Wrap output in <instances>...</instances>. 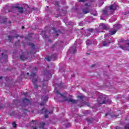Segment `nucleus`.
Masks as SVG:
<instances>
[{
	"mask_svg": "<svg viewBox=\"0 0 129 129\" xmlns=\"http://www.w3.org/2000/svg\"><path fill=\"white\" fill-rule=\"evenodd\" d=\"M116 10V6L112 5L110 6L107 9L105 8L103 11V15L108 18L110 15L113 14V12Z\"/></svg>",
	"mask_w": 129,
	"mask_h": 129,
	"instance_id": "nucleus-1",
	"label": "nucleus"
},
{
	"mask_svg": "<svg viewBox=\"0 0 129 129\" xmlns=\"http://www.w3.org/2000/svg\"><path fill=\"white\" fill-rule=\"evenodd\" d=\"M97 101L99 104H108V103H111V100L106 98L105 96L102 94L98 98Z\"/></svg>",
	"mask_w": 129,
	"mask_h": 129,
	"instance_id": "nucleus-2",
	"label": "nucleus"
},
{
	"mask_svg": "<svg viewBox=\"0 0 129 129\" xmlns=\"http://www.w3.org/2000/svg\"><path fill=\"white\" fill-rule=\"evenodd\" d=\"M121 29V26L120 24H115L113 25V29L109 31L110 35H114L118 30Z\"/></svg>",
	"mask_w": 129,
	"mask_h": 129,
	"instance_id": "nucleus-3",
	"label": "nucleus"
},
{
	"mask_svg": "<svg viewBox=\"0 0 129 129\" xmlns=\"http://www.w3.org/2000/svg\"><path fill=\"white\" fill-rule=\"evenodd\" d=\"M56 93L57 94H60V96H62V99L64 101H69V102H72V103H77V100H74L72 98H70L69 100H68V98L66 96H63L62 94L60 93L59 91H56Z\"/></svg>",
	"mask_w": 129,
	"mask_h": 129,
	"instance_id": "nucleus-4",
	"label": "nucleus"
},
{
	"mask_svg": "<svg viewBox=\"0 0 129 129\" xmlns=\"http://www.w3.org/2000/svg\"><path fill=\"white\" fill-rule=\"evenodd\" d=\"M107 29H108V28L106 26H105V24L101 23L99 27L96 29V32L97 34H98L99 33L103 32L102 31V30H107Z\"/></svg>",
	"mask_w": 129,
	"mask_h": 129,
	"instance_id": "nucleus-5",
	"label": "nucleus"
},
{
	"mask_svg": "<svg viewBox=\"0 0 129 129\" xmlns=\"http://www.w3.org/2000/svg\"><path fill=\"white\" fill-rule=\"evenodd\" d=\"M30 76L33 77L32 82L34 84L35 88H38V86L36 85V83L38 81V77L36 75V73H32Z\"/></svg>",
	"mask_w": 129,
	"mask_h": 129,
	"instance_id": "nucleus-6",
	"label": "nucleus"
},
{
	"mask_svg": "<svg viewBox=\"0 0 129 129\" xmlns=\"http://www.w3.org/2000/svg\"><path fill=\"white\" fill-rule=\"evenodd\" d=\"M25 9L24 10V13L25 14H30V13H32V11H35V10H36V8H33L32 9V8L29 7V6L28 5H26Z\"/></svg>",
	"mask_w": 129,
	"mask_h": 129,
	"instance_id": "nucleus-7",
	"label": "nucleus"
},
{
	"mask_svg": "<svg viewBox=\"0 0 129 129\" xmlns=\"http://www.w3.org/2000/svg\"><path fill=\"white\" fill-rule=\"evenodd\" d=\"M13 9H18L19 13H20V14H23V13H25V8H22L19 6H13Z\"/></svg>",
	"mask_w": 129,
	"mask_h": 129,
	"instance_id": "nucleus-8",
	"label": "nucleus"
},
{
	"mask_svg": "<svg viewBox=\"0 0 129 129\" xmlns=\"http://www.w3.org/2000/svg\"><path fill=\"white\" fill-rule=\"evenodd\" d=\"M38 112L39 113H53V110L49 111V110L45 109V108H43L41 110H39Z\"/></svg>",
	"mask_w": 129,
	"mask_h": 129,
	"instance_id": "nucleus-9",
	"label": "nucleus"
},
{
	"mask_svg": "<svg viewBox=\"0 0 129 129\" xmlns=\"http://www.w3.org/2000/svg\"><path fill=\"white\" fill-rule=\"evenodd\" d=\"M78 98H79V99H80V101H77V103H78V102H80V104L79 105V106H80V107H81V106H83V102H81V101H83V98H84V96H78Z\"/></svg>",
	"mask_w": 129,
	"mask_h": 129,
	"instance_id": "nucleus-10",
	"label": "nucleus"
},
{
	"mask_svg": "<svg viewBox=\"0 0 129 129\" xmlns=\"http://www.w3.org/2000/svg\"><path fill=\"white\" fill-rule=\"evenodd\" d=\"M57 57V54L54 53L52 54L51 56H48L46 58L48 62H50L51 60H54L55 58Z\"/></svg>",
	"mask_w": 129,
	"mask_h": 129,
	"instance_id": "nucleus-11",
	"label": "nucleus"
},
{
	"mask_svg": "<svg viewBox=\"0 0 129 129\" xmlns=\"http://www.w3.org/2000/svg\"><path fill=\"white\" fill-rule=\"evenodd\" d=\"M119 48H121L122 50H126V51H129V43H126L125 45H120Z\"/></svg>",
	"mask_w": 129,
	"mask_h": 129,
	"instance_id": "nucleus-12",
	"label": "nucleus"
},
{
	"mask_svg": "<svg viewBox=\"0 0 129 129\" xmlns=\"http://www.w3.org/2000/svg\"><path fill=\"white\" fill-rule=\"evenodd\" d=\"M22 103L24 104V106H26V105H29L31 102H30V100L25 98L22 100Z\"/></svg>",
	"mask_w": 129,
	"mask_h": 129,
	"instance_id": "nucleus-13",
	"label": "nucleus"
},
{
	"mask_svg": "<svg viewBox=\"0 0 129 129\" xmlns=\"http://www.w3.org/2000/svg\"><path fill=\"white\" fill-rule=\"evenodd\" d=\"M70 51L73 54H75L77 50H76V46H73L71 47L70 49Z\"/></svg>",
	"mask_w": 129,
	"mask_h": 129,
	"instance_id": "nucleus-14",
	"label": "nucleus"
},
{
	"mask_svg": "<svg viewBox=\"0 0 129 129\" xmlns=\"http://www.w3.org/2000/svg\"><path fill=\"white\" fill-rule=\"evenodd\" d=\"M41 36L43 39H46L49 38V36L46 35V32L42 31L41 32Z\"/></svg>",
	"mask_w": 129,
	"mask_h": 129,
	"instance_id": "nucleus-15",
	"label": "nucleus"
},
{
	"mask_svg": "<svg viewBox=\"0 0 129 129\" xmlns=\"http://www.w3.org/2000/svg\"><path fill=\"white\" fill-rule=\"evenodd\" d=\"M128 15H129V12L123 13L122 14V18H123V19H126V18H127V17H128Z\"/></svg>",
	"mask_w": 129,
	"mask_h": 129,
	"instance_id": "nucleus-16",
	"label": "nucleus"
},
{
	"mask_svg": "<svg viewBox=\"0 0 129 129\" xmlns=\"http://www.w3.org/2000/svg\"><path fill=\"white\" fill-rule=\"evenodd\" d=\"M83 14H88L89 13V8H86L83 10Z\"/></svg>",
	"mask_w": 129,
	"mask_h": 129,
	"instance_id": "nucleus-17",
	"label": "nucleus"
},
{
	"mask_svg": "<svg viewBox=\"0 0 129 129\" xmlns=\"http://www.w3.org/2000/svg\"><path fill=\"white\" fill-rule=\"evenodd\" d=\"M41 99H42L43 101H47V100H48V96H42Z\"/></svg>",
	"mask_w": 129,
	"mask_h": 129,
	"instance_id": "nucleus-18",
	"label": "nucleus"
},
{
	"mask_svg": "<svg viewBox=\"0 0 129 129\" xmlns=\"http://www.w3.org/2000/svg\"><path fill=\"white\" fill-rule=\"evenodd\" d=\"M20 102H21L20 100H15L14 101V104H15V105H18V104H20Z\"/></svg>",
	"mask_w": 129,
	"mask_h": 129,
	"instance_id": "nucleus-19",
	"label": "nucleus"
},
{
	"mask_svg": "<svg viewBox=\"0 0 129 129\" xmlns=\"http://www.w3.org/2000/svg\"><path fill=\"white\" fill-rule=\"evenodd\" d=\"M90 113H91V111L90 110H85L84 111V114H85V115L90 114Z\"/></svg>",
	"mask_w": 129,
	"mask_h": 129,
	"instance_id": "nucleus-20",
	"label": "nucleus"
},
{
	"mask_svg": "<svg viewBox=\"0 0 129 129\" xmlns=\"http://www.w3.org/2000/svg\"><path fill=\"white\" fill-rule=\"evenodd\" d=\"M107 115H109V116H111V117H115L117 116L115 115H112L111 113H106L105 114V116H107Z\"/></svg>",
	"mask_w": 129,
	"mask_h": 129,
	"instance_id": "nucleus-21",
	"label": "nucleus"
},
{
	"mask_svg": "<svg viewBox=\"0 0 129 129\" xmlns=\"http://www.w3.org/2000/svg\"><path fill=\"white\" fill-rule=\"evenodd\" d=\"M103 46H107L109 44H110V42H107L106 41H103L102 42Z\"/></svg>",
	"mask_w": 129,
	"mask_h": 129,
	"instance_id": "nucleus-22",
	"label": "nucleus"
},
{
	"mask_svg": "<svg viewBox=\"0 0 129 129\" xmlns=\"http://www.w3.org/2000/svg\"><path fill=\"white\" fill-rule=\"evenodd\" d=\"M86 43L87 45H91L92 44V41H90L89 40H87L86 41Z\"/></svg>",
	"mask_w": 129,
	"mask_h": 129,
	"instance_id": "nucleus-23",
	"label": "nucleus"
},
{
	"mask_svg": "<svg viewBox=\"0 0 129 129\" xmlns=\"http://www.w3.org/2000/svg\"><path fill=\"white\" fill-rule=\"evenodd\" d=\"M3 58H4L5 60H7L8 59V55L7 54H4V53H2V54Z\"/></svg>",
	"mask_w": 129,
	"mask_h": 129,
	"instance_id": "nucleus-24",
	"label": "nucleus"
},
{
	"mask_svg": "<svg viewBox=\"0 0 129 129\" xmlns=\"http://www.w3.org/2000/svg\"><path fill=\"white\" fill-rule=\"evenodd\" d=\"M26 57L25 56V55H21V56H20V59L21 60H26Z\"/></svg>",
	"mask_w": 129,
	"mask_h": 129,
	"instance_id": "nucleus-25",
	"label": "nucleus"
},
{
	"mask_svg": "<svg viewBox=\"0 0 129 129\" xmlns=\"http://www.w3.org/2000/svg\"><path fill=\"white\" fill-rule=\"evenodd\" d=\"M57 47H58V44H57V42H56V43H55L54 45H52V48L53 49H54V48H57Z\"/></svg>",
	"mask_w": 129,
	"mask_h": 129,
	"instance_id": "nucleus-26",
	"label": "nucleus"
},
{
	"mask_svg": "<svg viewBox=\"0 0 129 129\" xmlns=\"http://www.w3.org/2000/svg\"><path fill=\"white\" fill-rule=\"evenodd\" d=\"M8 39H9V40H10V42H12V40H13V39H14V36H9Z\"/></svg>",
	"mask_w": 129,
	"mask_h": 129,
	"instance_id": "nucleus-27",
	"label": "nucleus"
},
{
	"mask_svg": "<svg viewBox=\"0 0 129 129\" xmlns=\"http://www.w3.org/2000/svg\"><path fill=\"white\" fill-rule=\"evenodd\" d=\"M92 31H93V29H87V33H92Z\"/></svg>",
	"mask_w": 129,
	"mask_h": 129,
	"instance_id": "nucleus-28",
	"label": "nucleus"
},
{
	"mask_svg": "<svg viewBox=\"0 0 129 129\" xmlns=\"http://www.w3.org/2000/svg\"><path fill=\"white\" fill-rule=\"evenodd\" d=\"M13 127H17L18 126V124H16V123L14 122L12 123Z\"/></svg>",
	"mask_w": 129,
	"mask_h": 129,
	"instance_id": "nucleus-29",
	"label": "nucleus"
},
{
	"mask_svg": "<svg viewBox=\"0 0 129 129\" xmlns=\"http://www.w3.org/2000/svg\"><path fill=\"white\" fill-rule=\"evenodd\" d=\"M86 36H87V37H88V36H90V35H91V33L90 32H88L87 33V31L85 33Z\"/></svg>",
	"mask_w": 129,
	"mask_h": 129,
	"instance_id": "nucleus-30",
	"label": "nucleus"
},
{
	"mask_svg": "<svg viewBox=\"0 0 129 129\" xmlns=\"http://www.w3.org/2000/svg\"><path fill=\"white\" fill-rule=\"evenodd\" d=\"M52 30H53L54 32L55 33H58V32H60V30H58V31L56 30V28L54 27L52 28Z\"/></svg>",
	"mask_w": 129,
	"mask_h": 129,
	"instance_id": "nucleus-31",
	"label": "nucleus"
},
{
	"mask_svg": "<svg viewBox=\"0 0 129 129\" xmlns=\"http://www.w3.org/2000/svg\"><path fill=\"white\" fill-rule=\"evenodd\" d=\"M66 126L67 127H69V126H71V124H70V123H68L66 124Z\"/></svg>",
	"mask_w": 129,
	"mask_h": 129,
	"instance_id": "nucleus-32",
	"label": "nucleus"
},
{
	"mask_svg": "<svg viewBox=\"0 0 129 129\" xmlns=\"http://www.w3.org/2000/svg\"><path fill=\"white\" fill-rule=\"evenodd\" d=\"M124 129H129V124H126L125 125Z\"/></svg>",
	"mask_w": 129,
	"mask_h": 129,
	"instance_id": "nucleus-33",
	"label": "nucleus"
},
{
	"mask_svg": "<svg viewBox=\"0 0 129 129\" xmlns=\"http://www.w3.org/2000/svg\"><path fill=\"white\" fill-rule=\"evenodd\" d=\"M87 1H88V0H79V2L80 3H85V2H86Z\"/></svg>",
	"mask_w": 129,
	"mask_h": 129,
	"instance_id": "nucleus-34",
	"label": "nucleus"
},
{
	"mask_svg": "<svg viewBox=\"0 0 129 129\" xmlns=\"http://www.w3.org/2000/svg\"><path fill=\"white\" fill-rule=\"evenodd\" d=\"M45 104H46V102H42V103H40V105L41 106H44V105H45Z\"/></svg>",
	"mask_w": 129,
	"mask_h": 129,
	"instance_id": "nucleus-35",
	"label": "nucleus"
},
{
	"mask_svg": "<svg viewBox=\"0 0 129 129\" xmlns=\"http://www.w3.org/2000/svg\"><path fill=\"white\" fill-rule=\"evenodd\" d=\"M30 46H31V47H32V48H35V45H34L33 43H31L30 44Z\"/></svg>",
	"mask_w": 129,
	"mask_h": 129,
	"instance_id": "nucleus-36",
	"label": "nucleus"
},
{
	"mask_svg": "<svg viewBox=\"0 0 129 129\" xmlns=\"http://www.w3.org/2000/svg\"><path fill=\"white\" fill-rule=\"evenodd\" d=\"M32 122H33L34 124H36V123H37V122L34 120H33L32 121Z\"/></svg>",
	"mask_w": 129,
	"mask_h": 129,
	"instance_id": "nucleus-37",
	"label": "nucleus"
},
{
	"mask_svg": "<svg viewBox=\"0 0 129 129\" xmlns=\"http://www.w3.org/2000/svg\"><path fill=\"white\" fill-rule=\"evenodd\" d=\"M79 26H83V22H81L79 24Z\"/></svg>",
	"mask_w": 129,
	"mask_h": 129,
	"instance_id": "nucleus-38",
	"label": "nucleus"
},
{
	"mask_svg": "<svg viewBox=\"0 0 129 129\" xmlns=\"http://www.w3.org/2000/svg\"><path fill=\"white\" fill-rule=\"evenodd\" d=\"M56 6L59 7V3L58 2H56Z\"/></svg>",
	"mask_w": 129,
	"mask_h": 129,
	"instance_id": "nucleus-39",
	"label": "nucleus"
},
{
	"mask_svg": "<svg viewBox=\"0 0 129 129\" xmlns=\"http://www.w3.org/2000/svg\"><path fill=\"white\" fill-rule=\"evenodd\" d=\"M63 2V5H65V4H66V2L65 1V0H62Z\"/></svg>",
	"mask_w": 129,
	"mask_h": 129,
	"instance_id": "nucleus-40",
	"label": "nucleus"
},
{
	"mask_svg": "<svg viewBox=\"0 0 129 129\" xmlns=\"http://www.w3.org/2000/svg\"><path fill=\"white\" fill-rule=\"evenodd\" d=\"M47 8H45V11H48V8H49L48 6L46 7Z\"/></svg>",
	"mask_w": 129,
	"mask_h": 129,
	"instance_id": "nucleus-41",
	"label": "nucleus"
},
{
	"mask_svg": "<svg viewBox=\"0 0 129 129\" xmlns=\"http://www.w3.org/2000/svg\"><path fill=\"white\" fill-rule=\"evenodd\" d=\"M23 94L25 96H27V93H24Z\"/></svg>",
	"mask_w": 129,
	"mask_h": 129,
	"instance_id": "nucleus-42",
	"label": "nucleus"
},
{
	"mask_svg": "<svg viewBox=\"0 0 129 129\" xmlns=\"http://www.w3.org/2000/svg\"><path fill=\"white\" fill-rule=\"evenodd\" d=\"M92 15H93V16H96V13H92Z\"/></svg>",
	"mask_w": 129,
	"mask_h": 129,
	"instance_id": "nucleus-43",
	"label": "nucleus"
},
{
	"mask_svg": "<svg viewBox=\"0 0 129 129\" xmlns=\"http://www.w3.org/2000/svg\"><path fill=\"white\" fill-rule=\"evenodd\" d=\"M45 118H48V115H45Z\"/></svg>",
	"mask_w": 129,
	"mask_h": 129,
	"instance_id": "nucleus-44",
	"label": "nucleus"
},
{
	"mask_svg": "<svg viewBox=\"0 0 129 129\" xmlns=\"http://www.w3.org/2000/svg\"><path fill=\"white\" fill-rule=\"evenodd\" d=\"M88 121H89V122H92V120H88Z\"/></svg>",
	"mask_w": 129,
	"mask_h": 129,
	"instance_id": "nucleus-45",
	"label": "nucleus"
},
{
	"mask_svg": "<svg viewBox=\"0 0 129 129\" xmlns=\"http://www.w3.org/2000/svg\"><path fill=\"white\" fill-rule=\"evenodd\" d=\"M94 66H95V64H93L92 66H91V67H94Z\"/></svg>",
	"mask_w": 129,
	"mask_h": 129,
	"instance_id": "nucleus-46",
	"label": "nucleus"
},
{
	"mask_svg": "<svg viewBox=\"0 0 129 129\" xmlns=\"http://www.w3.org/2000/svg\"><path fill=\"white\" fill-rule=\"evenodd\" d=\"M51 40L50 39H48V42H51Z\"/></svg>",
	"mask_w": 129,
	"mask_h": 129,
	"instance_id": "nucleus-47",
	"label": "nucleus"
},
{
	"mask_svg": "<svg viewBox=\"0 0 129 129\" xmlns=\"http://www.w3.org/2000/svg\"><path fill=\"white\" fill-rule=\"evenodd\" d=\"M87 105L88 106H90V104H87Z\"/></svg>",
	"mask_w": 129,
	"mask_h": 129,
	"instance_id": "nucleus-48",
	"label": "nucleus"
},
{
	"mask_svg": "<svg viewBox=\"0 0 129 129\" xmlns=\"http://www.w3.org/2000/svg\"><path fill=\"white\" fill-rule=\"evenodd\" d=\"M115 129H123L122 128H117V127H116V128Z\"/></svg>",
	"mask_w": 129,
	"mask_h": 129,
	"instance_id": "nucleus-49",
	"label": "nucleus"
},
{
	"mask_svg": "<svg viewBox=\"0 0 129 129\" xmlns=\"http://www.w3.org/2000/svg\"><path fill=\"white\" fill-rule=\"evenodd\" d=\"M22 29H25V27L22 26Z\"/></svg>",
	"mask_w": 129,
	"mask_h": 129,
	"instance_id": "nucleus-50",
	"label": "nucleus"
},
{
	"mask_svg": "<svg viewBox=\"0 0 129 129\" xmlns=\"http://www.w3.org/2000/svg\"><path fill=\"white\" fill-rule=\"evenodd\" d=\"M33 129H38V128L36 127H33Z\"/></svg>",
	"mask_w": 129,
	"mask_h": 129,
	"instance_id": "nucleus-51",
	"label": "nucleus"
},
{
	"mask_svg": "<svg viewBox=\"0 0 129 129\" xmlns=\"http://www.w3.org/2000/svg\"><path fill=\"white\" fill-rule=\"evenodd\" d=\"M64 14H66V13H67V11H64Z\"/></svg>",
	"mask_w": 129,
	"mask_h": 129,
	"instance_id": "nucleus-52",
	"label": "nucleus"
},
{
	"mask_svg": "<svg viewBox=\"0 0 129 129\" xmlns=\"http://www.w3.org/2000/svg\"><path fill=\"white\" fill-rule=\"evenodd\" d=\"M0 79H3V77H0Z\"/></svg>",
	"mask_w": 129,
	"mask_h": 129,
	"instance_id": "nucleus-53",
	"label": "nucleus"
},
{
	"mask_svg": "<svg viewBox=\"0 0 129 129\" xmlns=\"http://www.w3.org/2000/svg\"><path fill=\"white\" fill-rule=\"evenodd\" d=\"M86 6H88V4H86Z\"/></svg>",
	"mask_w": 129,
	"mask_h": 129,
	"instance_id": "nucleus-54",
	"label": "nucleus"
},
{
	"mask_svg": "<svg viewBox=\"0 0 129 129\" xmlns=\"http://www.w3.org/2000/svg\"><path fill=\"white\" fill-rule=\"evenodd\" d=\"M27 75H29V73H27Z\"/></svg>",
	"mask_w": 129,
	"mask_h": 129,
	"instance_id": "nucleus-55",
	"label": "nucleus"
},
{
	"mask_svg": "<svg viewBox=\"0 0 129 129\" xmlns=\"http://www.w3.org/2000/svg\"><path fill=\"white\" fill-rule=\"evenodd\" d=\"M19 36H16V37H15L16 38H18Z\"/></svg>",
	"mask_w": 129,
	"mask_h": 129,
	"instance_id": "nucleus-56",
	"label": "nucleus"
},
{
	"mask_svg": "<svg viewBox=\"0 0 129 129\" xmlns=\"http://www.w3.org/2000/svg\"><path fill=\"white\" fill-rule=\"evenodd\" d=\"M87 54H88V55H90V54H89V53H87Z\"/></svg>",
	"mask_w": 129,
	"mask_h": 129,
	"instance_id": "nucleus-57",
	"label": "nucleus"
},
{
	"mask_svg": "<svg viewBox=\"0 0 129 129\" xmlns=\"http://www.w3.org/2000/svg\"><path fill=\"white\" fill-rule=\"evenodd\" d=\"M1 129H6V128H1Z\"/></svg>",
	"mask_w": 129,
	"mask_h": 129,
	"instance_id": "nucleus-58",
	"label": "nucleus"
},
{
	"mask_svg": "<svg viewBox=\"0 0 129 129\" xmlns=\"http://www.w3.org/2000/svg\"><path fill=\"white\" fill-rule=\"evenodd\" d=\"M51 108L52 109H53V107H51Z\"/></svg>",
	"mask_w": 129,
	"mask_h": 129,
	"instance_id": "nucleus-59",
	"label": "nucleus"
},
{
	"mask_svg": "<svg viewBox=\"0 0 129 129\" xmlns=\"http://www.w3.org/2000/svg\"><path fill=\"white\" fill-rule=\"evenodd\" d=\"M35 69H37V68H35Z\"/></svg>",
	"mask_w": 129,
	"mask_h": 129,
	"instance_id": "nucleus-60",
	"label": "nucleus"
},
{
	"mask_svg": "<svg viewBox=\"0 0 129 129\" xmlns=\"http://www.w3.org/2000/svg\"><path fill=\"white\" fill-rule=\"evenodd\" d=\"M57 36H58V34H56Z\"/></svg>",
	"mask_w": 129,
	"mask_h": 129,
	"instance_id": "nucleus-61",
	"label": "nucleus"
},
{
	"mask_svg": "<svg viewBox=\"0 0 129 129\" xmlns=\"http://www.w3.org/2000/svg\"><path fill=\"white\" fill-rule=\"evenodd\" d=\"M84 129H85V128H84Z\"/></svg>",
	"mask_w": 129,
	"mask_h": 129,
	"instance_id": "nucleus-62",
	"label": "nucleus"
}]
</instances>
